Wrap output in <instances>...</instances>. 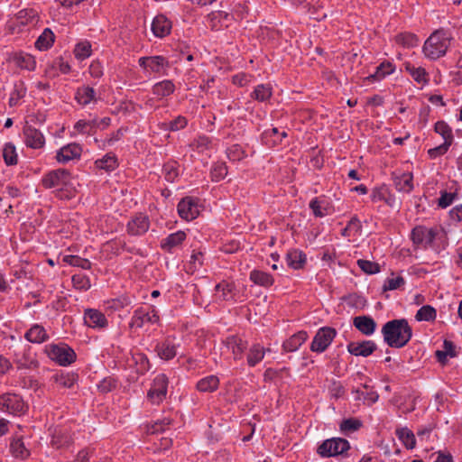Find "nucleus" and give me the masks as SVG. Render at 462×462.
I'll list each match as a JSON object with an SVG mask.
<instances>
[{"label": "nucleus", "mask_w": 462, "mask_h": 462, "mask_svg": "<svg viewBox=\"0 0 462 462\" xmlns=\"http://www.w3.org/2000/svg\"><path fill=\"white\" fill-rule=\"evenodd\" d=\"M382 333L384 342L390 347L397 348L404 346L412 337V329L404 319L386 322L382 328Z\"/></svg>", "instance_id": "nucleus-1"}, {"label": "nucleus", "mask_w": 462, "mask_h": 462, "mask_svg": "<svg viewBox=\"0 0 462 462\" xmlns=\"http://www.w3.org/2000/svg\"><path fill=\"white\" fill-rule=\"evenodd\" d=\"M448 42L447 32L444 30H437L425 42L423 52L428 58L436 60L446 53Z\"/></svg>", "instance_id": "nucleus-2"}, {"label": "nucleus", "mask_w": 462, "mask_h": 462, "mask_svg": "<svg viewBox=\"0 0 462 462\" xmlns=\"http://www.w3.org/2000/svg\"><path fill=\"white\" fill-rule=\"evenodd\" d=\"M27 404L22 397L15 393H5L0 395V410L14 415H22L26 412Z\"/></svg>", "instance_id": "nucleus-3"}, {"label": "nucleus", "mask_w": 462, "mask_h": 462, "mask_svg": "<svg viewBox=\"0 0 462 462\" xmlns=\"http://www.w3.org/2000/svg\"><path fill=\"white\" fill-rule=\"evenodd\" d=\"M350 448L349 442L342 438H333L325 440L318 448L321 457H333L343 454Z\"/></svg>", "instance_id": "nucleus-4"}, {"label": "nucleus", "mask_w": 462, "mask_h": 462, "mask_svg": "<svg viewBox=\"0 0 462 462\" xmlns=\"http://www.w3.org/2000/svg\"><path fill=\"white\" fill-rule=\"evenodd\" d=\"M336 329L324 327L318 330L310 346L313 352L321 353L327 349L336 337Z\"/></svg>", "instance_id": "nucleus-5"}, {"label": "nucleus", "mask_w": 462, "mask_h": 462, "mask_svg": "<svg viewBox=\"0 0 462 462\" xmlns=\"http://www.w3.org/2000/svg\"><path fill=\"white\" fill-rule=\"evenodd\" d=\"M168 379L165 374H158L147 393L148 400L153 404L161 403L167 393Z\"/></svg>", "instance_id": "nucleus-6"}, {"label": "nucleus", "mask_w": 462, "mask_h": 462, "mask_svg": "<svg viewBox=\"0 0 462 462\" xmlns=\"http://www.w3.org/2000/svg\"><path fill=\"white\" fill-rule=\"evenodd\" d=\"M50 357L61 365H68L76 359V354L72 348L66 345L51 346L49 350Z\"/></svg>", "instance_id": "nucleus-7"}, {"label": "nucleus", "mask_w": 462, "mask_h": 462, "mask_svg": "<svg viewBox=\"0 0 462 462\" xmlns=\"http://www.w3.org/2000/svg\"><path fill=\"white\" fill-rule=\"evenodd\" d=\"M178 212L183 219H195L199 215L198 200L190 197L182 199L178 204Z\"/></svg>", "instance_id": "nucleus-8"}, {"label": "nucleus", "mask_w": 462, "mask_h": 462, "mask_svg": "<svg viewBox=\"0 0 462 462\" xmlns=\"http://www.w3.org/2000/svg\"><path fill=\"white\" fill-rule=\"evenodd\" d=\"M69 179L70 174L67 170L59 169L49 172L42 179V184L47 189L65 186L69 183Z\"/></svg>", "instance_id": "nucleus-9"}, {"label": "nucleus", "mask_w": 462, "mask_h": 462, "mask_svg": "<svg viewBox=\"0 0 462 462\" xmlns=\"http://www.w3.org/2000/svg\"><path fill=\"white\" fill-rule=\"evenodd\" d=\"M159 321V316L154 310L152 312L146 311L143 308L137 309L132 317L130 328H141L145 323H156Z\"/></svg>", "instance_id": "nucleus-10"}, {"label": "nucleus", "mask_w": 462, "mask_h": 462, "mask_svg": "<svg viewBox=\"0 0 462 462\" xmlns=\"http://www.w3.org/2000/svg\"><path fill=\"white\" fill-rule=\"evenodd\" d=\"M25 143L32 149H40L45 143L42 133L35 127L26 125L23 128Z\"/></svg>", "instance_id": "nucleus-11"}, {"label": "nucleus", "mask_w": 462, "mask_h": 462, "mask_svg": "<svg viewBox=\"0 0 462 462\" xmlns=\"http://www.w3.org/2000/svg\"><path fill=\"white\" fill-rule=\"evenodd\" d=\"M347 350L351 355L366 357L376 350V344L371 340L351 342L347 345Z\"/></svg>", "instance_id": "nucleus-12"}, {"label": "nucleus", "mask_w": 462, "mask_h": 462, "mask_svg": "<svg viewBox=\"0 0 462 462\" xmlns=\"http://www.w3.org/2000/svg\"><path fill=\"white\" fill-rule=\"evenodd\" d=\"M150 226L149 218L144 215H138L134 217L127 225L128 233L133 236L144 234Z\"/></svg>", "instance_id": "nucleus-13"}, {"label": "nucleus", "mask_w": 462, "mask_h": 462, "mask_svg": "<svg viewBox=\"0 0 462 462\" xmlns=\"http://www.w3.org/2000/svg\"><path fill=\"white\" fill-rule=\"evenodd\" d=\"M353 325L363 335L370 336L376 328V322L370 316H356L353 319Z\"/></svg>", "instance_id": "nucleus-14"}, {"label": "nucleus", "mask_w": 462, "mask_h": 462, "mask_svg": "<svg viewBox=\"0 0 462 462\" xmlns=\"http://www.w3.org/2000/svg\"><path fill=\"white\" fill-rule=\"evenodd\" d=\"M139 65L152 72H160L163 68L168 67V62L162 56L142 57L139 59Z\"/></svg>", "instance_id": "nucleus-15"}, {"label": "nucleus", "mask_w": 462, "mask_h": 462, "mask_svg": "<svg viewBox=\"0 0 462 462\" xmlns=\"http://www.w3.org/2000/svg\"><path fill=\"white\" fill-rule=\"evenodd\" d=\"M82 152L81 147L77 143H69L57 152L56 159L59 162H68L70 160L80 156Z\"/></svg>", "instance_id": "nucleus-16"}, {"label": "nucleus", "mask_w": 462, "mask_h": 462, "mask_svg": "<svg viewBox=\"0 0 462 462\" xmlns=\"http://www.w3.org/2000/svg\"><path fill=\"white\" fill-rule=\"evenodd\" d=\"M84 320L90 328H105L107 325L105 315L97 310H87L85 311Z\"/></svg>", "instance_id": "nucleus-17"}, {"label": "nucleus", "mask_w": 462, "mask_h": 462, "mask_svg": "<svg viewBox=\"0 0 462 462\" xmlns=\"http://www.w3.org/2000/svg\"><path fill=\"white\" fill-rule=\"evenodd\" d=\"M171 22L164 15H157L152 23V31L157 37H164L171 31Z\"/></svg>", "instance_id": "nucleus-18"}, {"label": "nucleus", "mask_w": 462, "mask_h": 462, "mask_svg": "<svg viewBox=\"0 0 462 462\" xmlns=\"http://www.w3.org/2000/svg\"><path fill=\"white\" fill-rule=\"evenodd\" d=\"M15 19L17 23L23 26H35L40 21L38 13L33 9L21 10L20 12L17 13Z\"/></svg>", "instance_id": "nucleus-19"}, {"label": "nucleus", "mask_w": 462, "mask_h": 462, "mask_svg": "<svg viewBox=\"0 0 462 462\" xmlns=\"http://www.w3.org/2000/svg\"><path fill=\"white\" fill-rule=\"evenodd\" d=\"M286 261L291 268L299 270L303 268L306 263V255L301 251L293 249L287 253Z\"/></svg>", "instance_id": "nucleus-20"}, {"label": "nucleus", "mask_w": 462, "mask_h": 462, "mask_svg": "<svg viewBox=\"0 0 462 462\" xmlns=\"http://www.w3.org/2000/svg\"><path fill=\"white\" fill-rule=\"evenodd\" d=\"M226 346L234 355V359H240L247 347L246 342L237 337H230L226 341Z\"/></svg>", "instance_id": "nucleus-21"}, {"label": "nucleus", "mask_w": 462, "mask_h": 462, "mask_svg": "<svg viewBox=\"0 0 462 462\" xmlns=\"http://www.w3.org/2000/svg\"><path fill=\"white\" fill-rule=\"evenodd\" d=\"M413 176L410 172L403 173L393 178L394 186L397 190L409 193L413 189Z\"/></svg>", "instance_id": "nucleus-22"}, {"label": "nucleus", "mask_w": 462, "mask_h": 462, "mask_svg": "<svg viewBox=\"0 0 462 462\" xmlns=\"http://www.w3.org/2000/svg\"><path fill=\"white\" fill-rule=\"evenodd\" d=\"M215 290L217 300H230L234 298V285L232 283L223 281L216 286Z\"/></svg>", "instance_id": "nucleus-23"}, {"label": "nucleus", "mask_w": 462, "mask_h": 462, "mask_svg": "<svg viewBox=\"0 0 462 462\" xmlns=\"http://www.w3.org/2000/svg\"><path fill=\"white\" fill-rule=\"evenodd\" d=\"M398 439L408 449H413L416 446V439L413 432L407 427L399 428L395 431Z\"/></svg>", "instance_id": "nucleus-24"}, {"label": "nucleus", "mask_w": 462, "mask_h": 462, "mask_svg": "<svg viewBox=\"0 0 462 462\" xmlns=\"http://www.w3.org/2000/svg\"><path fill=\"white\" fill-rule=\"evenodd\" d=\"M307 337L308 335L305 331H300L285 341L283 347L287 352L296 351L306 341Z\"/></svg>", "instance_id": "nucleus-25"}, {"label": "nucleus", "mask_w": 462, "mask_h": 462, "mask_svg": "<svg viewBox=\"0 0 462 462\" xmlns=\"http://www.w3.org/2000/svg\"><path fill=\"white\" fill-rule=\"evenodd\" d=\"M156 351L158 356L164 360L172 359L177 355L176 346L168 340L158 344Z\"/></svg>", "instance_id": "nucleus-26"}, {"label": "nucleus", "mask_w": 462, "mask_h": 462, "mask_svg": "<svg viewBox=\"0 0 462 462\" xmlns=\"http://www.w3.org/2000/svg\"><path fill=\"white\" fill-rule=\"evenodd\" d=\"M186 238V234L183 231H178L171 234L162 242V248L171 251L173 247L180 245Z\"/></svg>", "instance_id": "nucleus-27"}, {"label": "nucleus", "mask_w": 462, "mask_h": 462, "mask_svg": "<svg viewBox=\"0 0 462 462\" xmlns=\"http://www.w3.org/2000/svg\"><path fill=\"white\" fill-rule=\"evenodd\" d=\"M54 39H55V36H54V33L52 32V31L49 28H46L42 33L38 37L36 42H35V47L38 49V50H48L49 48H51L54 42Z\"/></svg>", "instance_id": "nucleus-28"}, {"label": "nucleus", "mask_w": 462, "mask_h": 462, "mask_svg": "<svg viewBox=\"0 0 462 462\" xmlns=\"http://www.w3.org/2000/svg\"><path fill=\"white\" fill-rule=\"evenodd\" d=\"M25 337L30 342L42 343L47 339V334L42 327L35 325L26 332Z\"/></svg>", "instance_id": "nucleus-29"}, {"label": "nucleus", "mask_w": 462, "mask_h": 462, "mask_svg": "<svg viewBox=\"0 0 462 462\" xmlns=\"http://www.w3.org/2000/svg\"><path fill=\"white\" fill-rule=\"evenodd\" d=\"M437 318V310L430 305L422 306L416 313L415 319L417 321H434Z\"/></svg>", "instance_id": "nucleus-30"}, {"label": "nucleus", "mask_w": 462, "mask_h": 462, "mask_svg": "<svg viewBox=\"0 0 462 462\" xmlns=\"http://www.w3.org/2000/svg\"><path fill=\"white\" fill-rule=\"evenodd\" d=\"M174 89V84L171 80H163L153 86L152 93L162 97L172 94Z\"/></svg>", "instance_id": "nucleus-31"}, {"label": "nucleus", "mask_w": 462, "mask_h": 462, "mask_svg": "<svg viewBox=\"0 0 462 462\" xmlns=\"http://www.w3.org/2000/svg\"><path fill=\"white\" fill-rule=\"evenodd\" d=\"M218 378L215 375H209L206 378L201 379L198 383L197 388L200 392H213L218 387Z\"/></svg>", "instance_id": "nucleus-32"}, {"label": "nucleus", "mask_w": 462, "mask_h": 462, "mask_svg": "<svg viewBox=\"0 0 462 462\" xmlns=\"http://www.w3.org/2000/svg\"><path fill=\"white\" fill-rule=\"evenodd\" d=\"M250 279L255 284H258L261 286H270L273 282V279L272 275H270L267 273L258 271V270H254L250 273Z\"/></svg>", "instance_id": "nucleus-33"}, {"label": "nucleus", "mask_w": 462, "mask_h": 462, "mask_svg": "<svg viewBox=\"0 0 462 462\" xmlns=\"http://www.w3.org/2000/svg\"><path fill=\"white\" fill-rule=\"evenodd\" d=\"M95 98V90L90 87H83L78 89L76 99L81 105H88Z\"/></svg>", "instance_id": "nucleus-34"}, {"label": "nucleus", "mask_w": 462, "mask_h": 462, "mask_svg": "<svg viewBox=\"0 0 462 462\" xmlns=\"http://www.w3.org/2000/svg\"><path fill=\"white\" fill-rule=\"evenodd\" d=\"M264 356V349L263 346L259 345H254L250 348L247 363L250 366L255 365L258 362H260Z\"/></svg>", "instance_id": "nucleus-35"}, {"label": "nucleus", "mask_w": 462, "mask_h": 462, "mask_svg": "<svg viewBox=\"0 0 462 462\" xmlns=\"http://www.w3.org/2000/svg\"><path fill=\"white\" fill-rule=\"evenodd\" d=\"M405 69L407 71L410 72L411 77L418 83H426L428 81V78H427L428 75L426 73V70L423 68H421V67L415 68L411 63H406Z\"/></svg>", "instance_id": "nucleus-36"}, {"label": "nucleus", "mask_w": 462, "mask_h": 462, "mask_svg": "<svg viewBox=\"0 0 462 462\" xmlns=\"http://www.w3.org/2000/svg\"><path fill=\"white\" fill-rule=\"evenodd\" d=\"M435 131L443 137L444 143H452V130L444 121H439L435 124Z\"/></svg>", "instance_id": "nucleus-37"}, {"label": "nucleus", "mask_w": 462, "mask_h": 462, "mask_svg": "<svg viewBox=\"0 0 462 462\" xmlns=\"http://www.w3.org/2000/svg\"><path fill=\"white\" fill-rule=\"evenodd\" d=\"M63 261L69 265L80 267L84 270L91 268V263L88 259L77 255H65Z\"/></svg>", "instance_id": "nucleus-38"}, {"label": "nucleus", "mask_w": 462, "mask_h": 462, "mask_svg": "<svg viewBox=\"0 0 462 462\" xmlns=\"http://www.w3.org/2000/svg\"><path fill=\"white\" fill-rule=\"evenodd\" d=\"M396 42L404 47H413L418 44V38L413 33H400L396 36Z\"/></svg>", "instance_id": "nucleus-39"}, {"label": "nucleus", "mask_w": 462, "mask_h": 462, "mask_svg": "<svg viewBox=\"0 0 462 462\" xmlns=\"http://www.w3.org/2000/svg\"><path fill=\"white\" fill-rule=\"evenodd\" d=\"M15 63L18 67L26 69H33L35 67V61L31 55L19 54L14 57Z\"/></svg>", "instance_id": "nucleus-40"}, {"label": "nucleus", "mask_w": 462, "mask_h": 462, "mask_svg": "<svg viewBox=\"0 0 462 462\" xmlns=\"http://www.w3.org/2000/svg\"><path fill=\"white\" fill-rule=\"evenodd\" d=\"M11 451L13 455L18 458H25L29 456V451L20 439L14 440L11 443Z\"/></svg>", "instance_id": "nucleus-41"}, {"label": "nucleus", "mask_w": 462, "mask_h": 462, "mask_svg": "<svg viewBox=\"0 0 462 462\" xmlns=\"http://www.w3.org/2000/svg\"><path fill=\"white\" fill-rule=\"evenodd\" d=\"M272 96L271 88L268 85H258L252 94V97L258 101H265Z\"/></svg>", "instance_id": "nucleus-42"}, {"label": "nucleus", "mask_w": 462, "mask_h": 462, "mask_svg": "<svg viewBox=\"0 0 462 462\" xmlns=\"http://www.w3.org/2000/svg\"><path fill=\"white\" fill-rule=\"evenodd\" d=\"M72 283L75 289L81 291H87L91 286L88 277L81 273L74 274L72 276Z\"/></svg>", "instance_id": "nucleus-43"}, {"label": "nucleus", "mask_w": 462, "mask_h": 462, "mask_svg": "<svg viewBox=\"0 0 462 462\" xmlns=\"http://www.w3.org/2000/svg\"><path fill=\"white\" fill-rule=\"evenodd\" d=\"M75 56L79 60H84L91 54V44L88 42H79L74 50Z\"/></svg>", "instance_id": "nucleus-44"}, {"label": "nucleus", "mask_w": 462, "mask_h": 462, "mask_svg": "<svg viewBox=\"0 0 462 462\" xmlns=\"http://www.w3.org/2000/svg\"><path fill=\"white\" fill-rule=\"evenodd\" d=\"M3 156L5 159V162L8 165H14L17 162V154L15 152V147L11 144L7 143L5 144L4 150H3Z\"/></svg>", "instance_id": "nucleus-45"}, {"label": "nucleus", "mask_w": 462, "mask_h": 462, "mask_svg": "<svg viewBox=\"0 0 462 462\" xmlns=\"http://www.w3.org/2000/svg\"><path fill=\"white\" fill-rule=\"evenodd\" d=\"M357 264L363 272L368 274H374L380 272V265L374 262L360 259L357 261Z\"/></svg>", "instance_id": "nucleus-46"}, {"label": "nucleus", "mask_w": 462, "mask_h": 462, "mask_svg": "<svg viewBox=\"0 0 462 462\" xmlns=\"http://www.w3.org/2000/svg\"><path fill=\"white\" fill-rule=\"evenodd\" d=\"M97 167L106 171L114 170L116 167V159L112 155H106L103 159L96 162Z\"/></svg>", "instance_id": "nucleus-47"}, {"label": "nucleus", "mask_w": 462, "mask_h": 462, "mask_svg": "<svg viewBox=\"0 0 462 462\" xmlns=\"http://www.w3.org/2000/svg\"><path fill=\"white\" fill-rule=\"evenodd\" d=\"M227 174V168L224 163H217L211 170V178L213 181H219Z\"/></svg>", "instance_id": "nucleus-48"}, {"label": "nucleus", "mask_w": 462, "mask_h": 462, "mask_svg": "<svg viewBox=\"0 0 462 462\" xmlns=\"http://www.w3.org/2000/svg\"><path fill=\"white\" fill-rule=\"evenodd\" d=\"M393 71V66L392 65V63H382L380 66L377 67L375 73L371 75V78H374L375 79H381L386 75L392 73Z\"/></svg>", "instance_id": "nucleus-49"}, {"label": "nucleus", "mask_w": 462, "mask_h": 462, "mask_svg": "<svg viewBox=\"0 0 462 462\" xmlns=\"http://www.w3.org/2000/svg\"><path fill=\"white\" fill-rule=\"evenodd\" d=\"M362 426V423L359 420L356 419H346L344 420L340 424V430L343 431H355L357 430Z\"/></svg>", "instance_id": "nucleus-50"}, {"label": "nucleus", "mask_w": 462, "mask_h": 462, "mask_svg": "<svg viewBox=\"0 0 462 462\" xmlns=\"http://www.w3.org/2000/svg\"><path fill=\"white\" fill-rule=\"evenodd\" d=\"M405 281L402 276H397L395 278H388L385 281V283L383 285L384 291H393L400 288L401 286L404 285Z\"/></svg>", "instance_id": "nucleus-51"}, {"label": "nucleus", "mask_w": 462, "mask_h": 462, "mask_svg": "<svg viewBox=\"0 0 462 462\" xmlns=\"http://www.w3.org/2000/svg\"><path fill=\"white\" fill-rule=\"evenodd\" d=\"M202 256L203 254L201 252L195 253L191 255V260L188 267V272L193 273L197 270L198 266L202 265Z\"/></svg>", "instance_id": "nucleus-52"}, {"label": "nucleus", "mask_w": 462, "mask_h": 462, "mask_svg": "<svg viewBox=\"0 0 462 462\" xmlns=\"http://www.w3.org/2000/svg\"><path fill=\"white\" fill-rule=\"evenodd\" d=\"M171 423V420L170 419L164 418L160 421L155 422L153 425H152L148 429L149 434H155L160 431H163L165 427L170 425Z\"/></svg>", "instance_id": "nucleus-53"}, {"label": "nucleus", "mask_w": 462, "mask_h": 462, "mask_svg": "<svg viewBox=\"0 0 462 462\" xmlns=\"http://www.w3.org/2000/svg\"><path fill=\"white\" fill-rule=\"evenodd\" d=\"M25 92H26V90L23 87L22 84H21L20 87L15 86V89L13 92V94L11 95V97L9 98V105H10V106H15L18 103V100L20 98H22L23 97H24Z\"/></svg>", "instance_id": "nucleus-54"}, {"label": "nucleus", "mask_w": 462, "mask_h": 462, "mask_svg": "<svg viewBox=\"0 0 462 462\" xmlns=\"http://www.w3.org/2000/svg\"><path fill=\"white\" fill-rule=\"evenodd\" d=\"M450 145L451 144L448 143H443L442 144H440L435 148L430 149L428 153L431 158H436L438 156H440V155L446 153Z\"/></svg>", "instance_id": "nucleus-55"}, {"label": "nucleus", "mask_w": 462, "mask_h": 462, "mask_svg": "<svg viewBox=\"0 0 462 462\" xmlns=\"http://www.w3.org/2000/svg\"><path fill=\"white\" fill-rule=\"evenodd\" d=\"M455 197V193H448L447 191L441 192V196L439 199V206L443 208L448 207L452 203Z\"/></svg>", "instance_id": "nucleus-56"}, {"label": "nucleus", "mask_w": 462, "mask_h": 462, "mask_svg": "<svg viewBox=\"0 0 462 462\" xmlns=\"http://www.w3.org/2000/svg\"><path fill=\"white\" fill-rule=\"evenodd\" d=\"M428 234V231L421 227H415L411 232V237L415 244H420L424 240V236Z\"/></svg>", "instance_id": "nucleus-57"}, {"label": "nucleus", "mask_w": 462, "mask_h": 462, "mask_svg": "<svg viewBox=\"0 0 462 462\" xmlns=\"http://www.w3.org/2000/svg\"><path fill=\"white\" fill-rule=\"evenodd\" d=\"M310 208L312 209L313 214L316 217H322L326 215V213L323 212L320 201L318 199H314L310 201Z\"/></svg>", "instance_id": "nucleus-58"}, {"label": "nucleus", "mask_w": 462, "mask_h": 462, "mask_svg": "<svg viewBox=\"0 0 462 462\" xmlns=\"http://www.w3.org/2000/svg\"><path fill=\"white\" fill-rule=\"evenodd\" d=\"M187 120L183 116H178L176 119L170 123V130L171 131H178L186 126Z\"/></svg>", "instance_id": "nucleus-59"}, {"label": "nucleus", "mask_w": 462, "mask_h": 462, "mask_svg": "<svg viewBox=\"0 0 462 462\" xmlns=\"http://www.w3.org/2000/svg\"><path fill=\"white\" fill-rule=\"evenodd\" d=\"M55 381L57 383H59L60 385H61L65 388H70L73 386L75 379H74V377L57 375L55 377Z\"/></svg>", "instance_id": "nucleus-60"}, {"label": "nucleus", "mask_w": 462, "mask_h": 462, "mask_svg": "<svg viewBox=\"0 0 462 462\" xmlns=\"http://www.w3.org/2000/svg\"><path fill=\"white\" fill-rule=\"evenodd\" d=\"M69 443V438L68 436H63L62 433H57L53 436L52 444L57 446V448H60Z\"/></svg>", "instance_id": "nucleus-61"}, {"label": "nucleus", "mask_w": 462, "mask_h": 462, "mask_svg": "<svg viewBox=\"0 0 462 462\" xmlns=\"http://www.w3.org/2000/svg\"><path fill=\"white\" fill-rule=\"evenodd\" d=\"M243 154H244V152L238 146H234L233 148H231L229 150V152L227 153L228 158L232 161L240 160L242 158Z\"/></svg>", "instance_id": "nucleus-62"}, {"label": "nucleus", "mask_w": 462, "mask_h": 462, "mask_svg": "<svg viewBox=\"0 0 462 462\" xmlns=\"http://www.w3.org/2000/svg\"><path fill=\"white\" fill-rule=\"evenodd\" d=\"M443 351L448 355L450 357H455L457 356V353L455 351V346L453 342L449 340H444L443 343Z\"/></svg>", "instance_id": "nucleus-63"}, {"label": "nucleus", "mask_w": 462, "mask_h": 462, "mask_svg": "<svg viewBox=\"0 0 462 462\" xmlns=\"http://www.w3.org/2000/svg\"><path fill=\"white\" fill-rule=\"evenodd\" d=\"M249 81L247 75L245 73L237 74L233 77V83L238 86H245Z\"/></svg>", "instance_id": "nucleus-64"}]
</instances>
